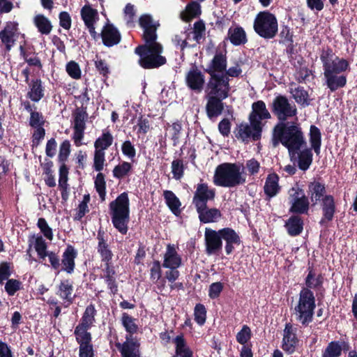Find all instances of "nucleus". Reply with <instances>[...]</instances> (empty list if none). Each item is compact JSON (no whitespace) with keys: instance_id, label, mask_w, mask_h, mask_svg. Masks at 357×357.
Listing matches in <instances>:
<instances>
[{"instance_id":"obj_11","label":"nucleus","mask_w":357,"mask_h":357,"mask_svg":"<svg viewBox=\"0 0 357 357\" xmlns=\"http://www.w3.org/2000/svg\"><path fill=\"white\" fill-rule=\"evenodd\" d=\"M271 114L262 100H258L252 105V112L249 116V121L252 128L257 130L256 134L261 132L264 124L262 121L271 119Z\"/></svg>"},{"instance_id":"obj_60","label":"nucleus","mask_w":357,"mask_h":357,"mask_svg":"<svg viewBox=\"0 0 357 357\" xmlns=\"http://www.w3.org/2000/svg\"><path fill=\"white\" fill-rule=\"evenodd\" d=\"M187 40H190V35L186 32H181L176 35L173 40L175 45L183 50L188 45Z\"/></svg>"},{"instance_id":"obj_32","label":"nucleus","mask_w":357,"mask_h":357,"mask_svg":"<svg viewBox=\"0 0 357 357\" xmlns=\"http://www.w3.org/2000/svg\"><path fill=\"white\" fill-rule=\"evenodd\" d=\"M75 257L76 252L75 250L70 246L68 247L63 253L62 259L63 270L68 273H72L74 271Z\"/></svg>"},{"instance_id":"obj_25","label":"nucleus","mask_w":357,"mask_h":357,"mask_svg":"<svg viewBox=\"0 0 357 357\" xmlns=\"http://www.w3.org/2000/svg\"><path fill=\"white\" fill-rule=\"evenodd\" d=\"M349 345L345 342H331L322 353L321 357H339L342 350H347Z\"/></svg>"},{"instance_id":"obj_47","label":"nucleus","mask_w":357,"mask_h":357,"mask_svg":"<svg viewBox=\"0 0 357 357\" xmlns=\"http://www.w3.org/2000/svg\"><path fill=\"white\" fill-rule=\"evenodd\" d=\"M71 145L68 140H64L59 146L58 159L59 162L65 164L70 153Z\"/></svg>"},{"instance_id":"obj_13","label":"nucleus","mask_w":357,"mask_h":357,"mask_svg":"<svg viewBox=\"0 0 357 357\" xmlns=\"http://www.w3.org/2000/svg\"><path fill=\"white\" fill-rule=\"evenodd\" d=\"M80 15L91 36L95 39L97 37L95 25L99 20L98 10L87 3L82 8Z\"/></svg>"},{"instance_id":"obj_36","label":"nucleus","mask_w":357,"mask_h":357,"mask_svg":"<svg viewBox=\"0 0 357 357\" xmlns=\"http://www.w3.org/2000/svg\"><path fill=\"white\" fill-rule=\"evenodd\" d=\"M201 13L200 5L195 1H192L186 6L185 10L181 12V18L185 22L197 17Z\"/></svg>"},{"instance_id":"obj_21","label":"nucleus","mask_w":357,"mask_h":357,"mask_svg":"<svg viewBox=\"0 0 357 357\" xmlns=\"http://www.w3.org/2000/svg\"><path fill=\"white\" fill-rule=\"evenodd\" d=\"M181 264V258L178 255L174 245H168L164 255L162 266L164 268H178Z\"/></svg>"},{"instance_id":"obj_26","label":"nucleus","mask_w":357,"mask_h":357,"mask_svg":"<svg viewBox=\"0 0 357 357\" xmlns=\"http://www.w3.org/2000/svg\"><path fill=\"white\" fill-rule=\"evenodd\" d=\"M206 98L207 99L206 109L208 116L212 118L220 115L223 109L222 101L225 99L212 96H206Z\"/></svg>"},{"instance_id":"obj_56","label":"nucleus","mask_w":357,"mask_h":357,"mask_svg":"<svg viewBox=\"0 0 357 357\" xmlns=\"http://www.w3.org/2000/svg\"><path fill=\"white\" fill-rule=\"evenodd\" d=\"M105 152L95 151L93 158V167L96 171L100 172L103 169L105 165Z\"/></svg>"},{"instance_id":"obj_15","label":"nucleus","mask_w":357,"mask_h":357,"mask_svg":"<svg viewBox=\"0 0 357 357\" xmlns=\"http://www.w3.org/2000/svg\"><path fill=\"white\" fill-rule=\"evenodd\" d=\"M296 331L297 329L290 324H287L284 329L282 348L288 354L294 353L298 346Z\"/></svg>"},{"instance_id":"obj_7","label":"nucleus","mask_w":357,"mask_h":357,"mask_svg":"<svg viewBox=\"0 0 357 357\" xmlns=\"http://www.w3.org/2000/svg\"><path fill=\"white\" fill-rule=\"evenodd\" d=\"M278 20L275 16L263 11L257 14L254 22V29L261 37L273 38L278 32Z\"/></svg>"},{"instance_id":"obj_5","label":"nucleus","mask_w":357,"mask_h":357,"mask_svg":"<svg viewBox=\"0 0 357 357\" xmlns=\"http://www.w3.org/2000/svg\"><path fill=\"white\" fill-rule=\"evenodd\" d=\"M129 199L128 194L121 193L109 204L110 215L114 227L122 234L128 231L130 220Z\"/></svg>"},{"instance_id":"obj_23","label":"nucleus","mask_w":357,"mask_h":357,"mask_svg":"<svg viewBox=\"0 0 357 357\" xmlns=\"http://www.w3.org/2000/svg\"><path fill=\"white\" fill-rule=\"evenodd\" d=\"M325 193V185L319 181H314L308 184L307 194L310 196L312 205H316L318 202L322 201Z\"/></svg>"},{"instance_id":"obj_46","label":"nucleus","mask_w":357,"mask_h":357,"mask_svg":"<svg viewBox=\"0 0 357 357\" xmlns=\"http://www.w3.org/2000/svg\"><path fill=\"white\" fill-rule=\"evenodd\" d=\"M96 314V310L93 305H89L84 313V315L82 318L81 323L79 325L91 327L94 322V316Z\"/></svg>"},{"instance_id":"obj_20","label":"nucleus","mask_w":357,"mask_h":357,"mask_svg":"<svg viewBox=\"0 0 357 357\" xmlns=\"http://www.w3.org/2000/svg\"><path fill=\"white\" fill-rule=\"evenodd\" d=\"M17 23L8 22L4 29L0 31V39L6 45V49L10 50L15 43V35L17 30Z\"/></svg>"},{"instance_id":"obj_3","label":"nucleus","mask_w":357,"mask_h":357,"mask_svg":"<svg viewBox=\"0 0 357 357\" xmlns=\"http://www.w3.org/2000/svg\"><path fill=\"white\" fill-rule=\"evenodd\" d=\"M273 145L276 147L279 143L288 149L290 155H294L305 144L301 128L296 123H278L273 132Z\"/></svg>"},{"instance_id":"obj_45","label":"nucleus","mask_w":357,"mask_h":357,"mask_svg":"<svg viewBox=\"0 0 357 357\" xmlns=\"http://www.w3.org/2000/svg\"><path fill=\"white\" fill-rule=\"evenodd\" d=\"M74 125L73 128L85 129L86 128V120L87 119L86 112L81 108H77L74 114Z\"/></svg>"},{"instance_id":"obj_9","label":"nucleus","mask_w":357,"mask_h":357,"mask_svg":"<svg viewBox=\"0 0 357 357\" xmlns=\"http://www.w3.org/2000/svg\"><path fill=\"white\" fill-rule=\"evenodd\" d=\"M273 111L280 123H284L288 119L296 117L297 115L296 105L283 96H278L274 99Z\"/></svg>"},{"instance_id":"obj_50","label":"nucleus","mask_w":357,"mask_h":357,"mask_svg":"<svg viewBox=\"0 0 357 357\" xmlns=\"http://www.w3.org/2000/svg\"><path fill=\"white\" fill-rule=\"evenodd\" d=\"M34 248L41 259H44L47 256V245L42 236L36 238Z\"/></svg>"},{"instance_id":"obj_44","label":"nucleus","mask_w":357,"mask_h":357,"mask_svg":"<svg viewBox=\"0 0 357 357\" xmlns=\"http://www.w3.org/2000/svg\"><path fill=\"white\" fill-rule=\"evenodd\" d=\"M98 252H100L102 260L108 262L112 259V252L108 249L107 244L105 241L102 234H100V232L98 233Z\"/></svg>"},{"instance_id":"obj_35","label":"nucleus","mask_w":357,"mask_h":357,"mask_svg":"<svg viewBox=\"0 0 357 357\" xmlns=\"http://www.w3.org/2000/svg\"><path fill=\"white\" fill-rule=\"evenodd\" d=\"M163 196L169 209L174 214L178 215L181 212L180 206L181 205L178 198L170 190H165Z\"/></svg>"},{"instance_id":"obj_62","label":"nucleus","mask_w":357,"mask_h":357,"mask_svg":"<svg viewBox=\"0 0 357 357\" xmlns=\"http://www.w3.org/2000/svg\"><path fill=\"white\" fill-rule=\"evenodd\" d=\"M260 167L259 162L254 158L246 161L245 168L250 175L257 174L259 172Z\"/></svg>"},{"instance_id":"obj_54","label":"nucleus","mask_w":357,"mask_h":357,"mask_svg":"<svg viewBox=\"0 0 357 357\" xmlns=\"http://www.w3.org/2000/svg\"><path fill=\"white\" fill-rule=\"evenodd\" d=\"M89 201V195H85L83 197V200L79 204L77 212L75 217V220H80L87 212H89L88 203Z\"/></svg>"},{"instance_id":"obj_49","label":"nucleus","mask_w":357,"mask_h":357,"mask_svg":"<svg viewBox=\"0 0 357 357\" xmlns=\"http://www.w3.org/2000/svg\"><path fill=\"white\" fill-rule=\"evenodd\" d=\"M122 324L126 331L130 334L135 333L137 330L135 320L128 314H123L121 318Z\"/></svg>"},{"instance_id":"obj_14","label":"nucleus","mask_w":357,"mask_h":357,"mask_svg":"<svg viewBox=\"0 0 357 357\" xmlns=\"http://www.w3.org/2000/svg\"><path fill=\"white\" fill-rule=\"evenodd\" d=\"M206 252L208 255L217 254L221 250L222 241L218 231L206 228L204 231Z\"/></svg>"},{"instance_id":"obj_57","label":"nucleus","mask_w":357,"mask_h":357,"mask_svg":"<svg viewBox=\"0 0 357 357\" xmlns=\"http://www.w3.org/2000/svg\"><path fill=\"white\" fill-rule=\"evenodd\" d=\"M251 337V331L250 328L244 325L242 329L236 335V340L241 344H245Z\"/></svg>"},{"instance_id":"obj_27","label":"nucleus","mask_w":357,"mask_h":357,"mask_svg":"<svg viewBox=\"0 0 357 357\" xmlns=\"http://www.w3.org/2000/svg\"><path fill=\"white\" fill-rule=\"evenodd\" d=\"M289 92L297 103L303 106L310 105V96L308 92L305 91L303 87L292 84L290 86Z\"/></svg>"},{"instance_id":"obj_16","label":"nucleus","mask_w":357,"mask_h":357,"mask_svg":"<svg viewBox=\"0 0 357 357\" xmlns=\"http://www.w3.org/2000/svg\"><path fill=\"white\" fill-rule=\"evenodd\" d=\"M187 86L196 93H201L204 89L205 77L197 68H191L185 75Z\"/></svg>"},{"instance_id":"obj_18","label":"nucleus","mask_w":357,"mask_h":357,"mask_svg":"<svg viewBox=\"0 0 357 357\" xmlns=\"http://www.w3.org/2000/svg\"><path fill=\"white\" fill-rule=\"evenodd\" d=\"M101 37L103 44L107 47L117 45L121 40V35L119 31L109 23L103 26Z\"/></svg>"},{"instance_id":"obj_40","label":"nucleus","mask_w":357,"mask_h":357,"mask_svg":"<svg viewBox=\"0 0 357 357\" xmlns=\"http://www.w3.org/2000/svg\"><path fill=\"white\" fill-rule=\"evenodd\" d=\"M90 327L78 325L75 330V335L79 345L90 344L91 336L88 330Z\"/></svg>"},{"instance_id":"obj_30","label":"nucleus","mask_w":357,"mask_h":357,"mask_svg":"<svg viewBox=\"0 0 357 357\" xmlns=\"http://www.w3.org/2000/svg\"><path fill=\"white\" fill-rule=\"evenodd\" d=\"M29 90L27 97L33 102H38L44 96V87L40 79L32 80L29 85Z\"/></svg>"},{"instance_id":"obj_22","label":"nucleus","mask_w":357,"mask_h":357,"mask_svg":"<svg viewBox=\"0 0 357 357\" xmlns=\"http://www.w3.org/2000/svg\"><path fill=\"white\" fill-rule=\"evenodd\" d=\"M199 220L203 223L215 222L221 218L220 211L215 208H208L204 205L201 208H196Z\"/></svg>"},{"instance_id":"obj_31","label":"nucleus","mask_w":357,"mask_h":357,"mask_svg":"<svg viewBox=\"0 0 357 357\" xmlns=\"http://www.w3.org/2000/svg\"><path fill=\"white\" fill-rule=\"evenodd\" d=\"M33 22L43 35H49L52 30L53 26L50 20L42 14L36 15L33 19Z\"/></svg>"},{"instance_id":"obj_39","label":"nucleus","mask_w":357,"mask_h":357,"mask_svg":"<svg viewBox=\"0 0 357 357\" xmlns=\"http://www.w3.org/2000/svg\"><path fill=\"white\" fill-rule=\"evenodd\" d=\"M176 352L180 357H192V352L187 346L183 335H178L174 340Z\"/></svg>"},{"instance_id":"obj_12","label":"nucleus","mask_w":357,"mask_h":357,"mask_svg":"<svg viewBox=\"0 0 357 357\" xmlns=\"http://www.w3.org/2000/svg\"><path fill=\"white\" fill-rule=\"evenodd\" d=\"M215 195V190L210 188L206 183H200L196 186L192 203L195 208H201L206 205L208 201L213 200Z\"/></svg>"},{"instance_id":"obj_41","label":"nucleus","mask_w":357,"mask_h":357,"mask_svg":"<svg viewBox=\"0 0 357 357\" xmlns=\"http://www.w3.org/2000/svg\"><path fill=\"white\" fill-rule=\"evenodd\" d=\"M286 227L291 236H297L303 230V221L298 216H293L288 220Z\"/></svg>"},{"instance_id":"obj_34","label":"nucleus","mask_w":357,"mask_h":357,"mask_svg":"<svg viewBox=\"0 0 357 357\" xmlns=\"http://www.w3.org/2000/svg\"><path fill=\"white\" fill-rule=\"evenodd\" d=\"M228 37L231 43L235 45H239L247 41L246 34L243 28L234 26L229 28Z\"/></svg>"},{"instance_id":"obj_1","label":"nucleus","mask_w":357,"mask_h":357,"mask_svg":"<svg viewBox=\"0 0 357 357\" xmlns=\"http://www.w3.org/2000/svg\"><path fill=\"white\" fill-rule=\"evenodd\" d=\"M139 25L144 29L145 45L135 49V53L140 56L139 63L144 68H158L166 62V59L161 55L163 48L156 41V26L149 15H144L139 18Z\"/></svg>"},{"instance_id":"obj_37","label":"nucleus","mask_w":357,"mask_h":357,"mask_svg":"<svg viewBox=\"0 0 357 357\" xmlns=\"http://www.w3.org/2000/svg\"><path fill=\"white\" fill-rule=\"evenodd\" d=\"M126 339L127 340L119 347L122 357H139L138 345L130 341L128 337Z\"/></svg>"},{"instance_id":"obj_38","label":"nucleus","mask_w":357,"mask_h":357,"mask_svg":"<svg viewBox=\"0 0 357 357\" xmlns=\"http://www.w3.org/2000/svg\"><path fill=\"white\" fill-rule=\"evenodd\" d=\"M113 137L109 131H105L94 142L95 151L105 152L113 142Z\"/></svg>"},{"instance_id":"obj_4","label":"nucleus","mask_w":357,"mask_h":357,"mask_svg":"<svg viewBox=\"0 0 357 357\" xmlns=\"http://www.w3.org/2000/svg\"><path fill=\"white\" fill-rule=\"evenodd\" d=\"M213 183L217 186L235 188L246 182L243 167L239 163L225 162L215 170Z\"/></svg>"},{"instance_id":"obj_59","label":"nucleus","mask_w":357,"mask_h":357,"mask_svg":"<svg viewBox=\"0 0 357 357\" xmlns=\"http://www.w3.org/2000/svg\"><path fill=\"white\" fill-rule=\"evenodd\" d=\"M205 31V26L204 24L202 22H195L194 24V31H190L188 33V34L190 36V34L192 35L193 39L199 42V40L203 37L204 33Z\"/></svg>"},{"instance_id":"obj_63","label":"nucleus","mask_w":357,"mask_h":357,"mask_svg":"<svg viewBox=\"0 0 357 357\" xmlns=\"http://www.w3.org/2000/svg\"><path fill=\"white\" fill-rule=\"evenodd\" d=\"M29 123L33 128L42 127L44 123L43 116L39 112H31Z\"/></svg>"},{"instance_id":"obj_29","label":"nucleus","mask_w":357,"mask_h":357,"mask_svg":"<svg viewBox=\"0 0 357 357\" xmlns=\"http://www.w3.org/2000/svg\"><path fill=\"white\" fill-rule=\"evenodd\" d=\"M255 130L252 125L249 126L248 124H241L237 128V132L236 134V137L242 140L246 141L250 138H252L253 140H257L261 137V132L256 134Z\"/></svg>"},{"instance_id":"obj_2","label":"nucleus","mask_w":357,"mask_h":357,"mask_svg":"<svg viewBox=\"0 0 357 357\" xmlns=\"http://www.w3.org/2000/svg\"><path fill=\"white\" fill-rule=\"evenodd\" d=\"M324 75L327 86L331 91L344 87L347 83L346 76L342 74L349 67L348 62L339 58L331 50L323 51L321 55Z\"/></svg>"},{"instance_id":"obj_52","label":"nucleus","mask_w":357,"mask_h":357,"mask_svg":"<svg viewBox=\"0 0 357 357\" xmlns=\"http://www.w3.org/2000/svg\"><path fill=\"white\" fill-rule=\"evenodd\" d=\"M195 319L199 325H203L206 321V311L205 307L202 304H197L195 307Z\"/></svg>"},{"instance_id":"obj_53","label":"nucleus","mask_w":357,"mask_h":357,"mask_svg":"<svg viewBox=\"0 0 357 357\" xmlns=\"http://www.w3.org/2000/svg\"><path fill=\"white\" fill-rule=\"evenodd\" d=\"M66 71L69 76L73 79H78L81 77V70L76 62L71 61L66 65Z\"/></svg>"},{"instance_id":"obj_17","label":"nucleus","mask_w":357,"mask_h":357,"mask_svg":"<svg viewBox=\"0 0 357 357\" xmlns=\"http://www.w3.org/2000/svg\"><path fill=\"white\" fill-rule=\"evenodd\" d=\"M227 68V59L222 52H216L213 59L207 65L205 71L210 76H221L224 75Z\"/></svg>"},{"instance_id":"obj_61","label":"nucleus","mask_w":357,"mask_h":357,"mask_svg":"<svg viewBox=\"0 0 357 357\" xmlns=\"http://www.w3.org/2000/svg\"><path fill=\"white\" fill-rule=\"evenodd\" d=\"M172 172L175 179H180L183 174V165L181 160H174L172 163Z\"/></svg>"},{"instance_id":"obj_58","label":"nucleus","mask_w":357,"mask_h":357,"mask_svg":"<svg viewBox=\"0 0 357 357\" xmlns=\"http://www.w3.org/2000/svg\"><path fill=\"white\" fill-rule=\"evenodd\" d=\"M305 284L308 288H317L321 284V279L310 271L306 278Z\"/></svg>"},{"instance_id":"obj_10","label":"nucleus","mask_w":357,"mask_h":357,"mask_svg":"<svg viewBox=\"0 0 357 357\" xmlns=\"http://www.w3.org/2000/svg\"><path fill=\"white\" fill-rule=\"evenodd\" d=\"M289 202L291 204L289 211L292 213L304 214L309 209L310 202L303 190L298 185H295L288 191Z\"/></svg>"},{"instance_id":"obj_43","label":"nucleus","mask_w":357,"mask_h":357,"mask_svg":"<svg viewBox=\"0 0 357 357\" xmlns=\"http://www.w3.org/2000/svg\"><path fill=\"white\" fill-rule=\"evenodd\" d=\"M310 141L314 152L318 154L319 153L321 146V132L314 126H310Z\"/></svg>"},{"instance_id":"obj_42","label":"nucleus","mask_w":357,"mask_h":357,"mask_svg":"<svg viewBox=\"0 0 357 357\" xmlns=\"http://www.w3.org/2000/svg\"><path fill=\"white\" fill-rule=\"evenodd\" d=\"M312 161V153L310 149H305L298 155V167L302 170L307 169Z\"/></svg>"},{"instance_id":"obj_64","label":"nucleus","mask_w":357,"mask_h":357,"mask_svg":"<svg viewBox=\"0 0 357 357\" xmlns=\"http://www.w3.org/2000/svg\"><path fill=\"white\" fill-rule=\"evenodd\" d=\"M59 24L64 29L69 30L71 27V17L68 13L66 11L59 13Z\"/></svg>"},{"instance_id":"obj_33","label":"nucleus","mask_w":357,"mask_h":357,"mask_svg":"<svg viewBox=\"0 0 357 357\" xmlns=\"http://www.w3.org/2000/svg\"><path fill=\"white\" fill-rule=\"evenodd\" d=\"M57 294L63 300H65L68 303H72L74 298L72 282L68 280L62 281L59 286Z\"/></svg>"},{"instance_id":"obj_28","label":"nucleus","mask_w":357,"mask_h":357,"mask_svg":"<svg viewBox=\"0 0 357 357\" xmlns=\"http://www.w3.org/2000/svg\"><path fill=\"white\" fill-rule=\"evenodd\" d=\"M323 218L321 222L332 220L335 212V204L333 196L325 195L322 199Z\"/></svg>"},{"instance_id":"obj_51","label":"nucleus","mask_w":357,"mask_h":357,"mask_svg":"<svg viewBox=\"0 0 357 357\" xmlns=\"http://www.w3.org/2000/svg\"><path fill=\"white\" fill-rule=\"evenodd\" d=\"M95 187L102 200L105 197V181L104 175L98 173L95 180Z\"/></svg>"},{"instance_id":"obj_19","label":"nucleus","mask_w":357,"mask_h":357,"mask_svg":"<svg viewBox=\"0 0 357 357\" xmlns=\"http://www.w3.org/2000/svg\"><path fill=\"white\" fill-rule=\"evenodd\" d=\"M221 239L226 242L225 251L227 255H230L234 250V245H239L240 237L237 233L229 227L223 228L219 230Z\"/></svg>"},{"instance_id":"obj_8","label":"nucleus","mask_w":357,"mask_h":357,"mask_svg":"<svg viewBox=\"0 0 357 357\" xmlns=\"http://www.w3.org/2000/svg\"><path fill=\"white\" fill-rule=\"evenodd\" d=\"M227 76H210L205 89V96L226 99L231 89Z\"/></svg>"},{"instance_id":"obj_48","label":"nucleus","mask_w":357,"mask_h":357,"mask_svg":"<svg viewBox=\"0 0 357 357\" xmlns=\"http://www.w3.org/2000/svg\"><path fill=\"white\" fill-rule=\"evenodd\" d=\"M131 164L128 162H123L116 165L113 169V175L114 177L121 178L126 176L131 170Z\"/></svg>"},{"instance_id":"obj_6","label":"nucleus","mask_w":357,"mask_h":357,"mask_svg":"<svg viewBox=\"0 0 357 357\" xmlns=\"http://www.w3.org/2000/svg\"><path fill=\"white\" fill-rule=\"evenodd\" d=\"M315 298L313 293L307 288L303 289L299 294L298 304L294 307V315L296 319L303 325H307L312 321Z\"/></svg>"},{"instance_id":"obj_55","label":"nucleus","mask_w":357,"mask_h":357,"mask_svg":"<svg viewBox=\"0 0 357 357\" xmlns=\"http://www.w3.org/2000/svg\"><path fill=\"white\" fill-rule=\"evenodd\" d=\"M37 225L39 227L40 231L48 240L52 241L53 239L52 230L44 218H39Z\"/></svg>"},{"instance_id":"obj_24","label":"nucleus","mask_w":357,"mask_h":357,"mask_svg":"<svg viewBox=\"0 0 357 357\" xmlns=\"http://www.w3.org/2000/svg\"><path fill=\"white\" fill-rule=\"evenodd\" d=\"M279 176L275 174H270L266 178L264 190L265 194L269 197L272 198L276 196L280 190V186L279 185Z\"/></svg>"}]
</instances>
